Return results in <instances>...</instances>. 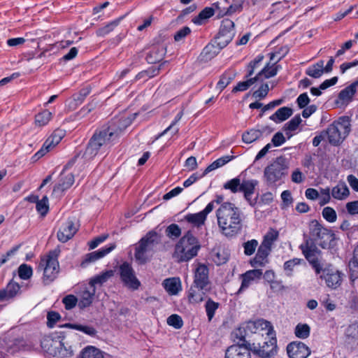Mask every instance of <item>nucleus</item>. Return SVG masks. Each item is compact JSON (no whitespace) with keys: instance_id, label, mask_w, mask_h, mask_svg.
I'll list each match as a JSON object with an SVG mask.
<instances>
[{"instance_id":"obj_1","label":"nucleus","mask_w":358,"mask_h":358,"mask_svg":"<svg viewBox=\"0 0 358 358\" xmlns=\"http://www.w3.org/2000/svg\"><path fill=\"white\" fill-rule=\"evenodd\" d=\"M129 124L130 120L122 117L115 118L96 129L90 138L83 156L76 155L64 166L59 175L58 182L53 189L52 194L57 198L60 197L66 189L72 186L74 182V176L70 170L74 164H80L86 161L92 160L98 154L101 147L117 139Z\"/></svg>"},{"instance_id":"obj_2","label":"nucleus","mask_w":358,"mask_h":358,"mask_svg":"<svg viewBox=\"0 0 358 358\" xmlns=\"http://www.w3.org/2000/svg\"><path fill=\"white\" fill-rule=\"evenodd\" d=\"M217 225L227 236L238 234L242 227L241 211L231 202L223 203L216 210Z\"/></svg>"},{"instance_id":"obj_3","label":"nucleus","mask_w":358,"mask_h":358,"mask_svg":"<svg viewBox=\"0 0 358 358\" xmlns=\"http://www.w3.org/2000/svg\"><path fill=\"white\" fill-rule=\"evenodd\" d=\"M200 249L197 238L187 231L176 245L173 257L178 262H188L197 255Z\"/></svg>"},{"instance_id":"obj_4","label":"nucleus","mask_w":358,"mask_h":358,"mask_svg":"<svg viewBox=\"0 0 358 358\" xmlns=\"http://www.w3.org/2000/svg\"><path fill=\"white\" fill-rule=\"evenodd\" d=\"M160 235L156 231H149L138 242L135 249L134 256L139 264H145L150 259L155 248L160 243Z\"/></svg>"},{"instance_id":"obj_5","label":"nucleus","mask_w":358,"mask_h":358,"mask_svg":"<svg viewBox=\"0 0 358 358\" xmlns=\"http://www.w3.org/2000/svg\"><path fill=\"white\" fill-rule=\"evenodd\" d=\"M350 131V118L348 116H342L331 124L324 133L330 144L338 145L348 136Z\"/></svg>"},{"instance_id":"obj_6","label":"nucleus","mask_w":358,"mask_h":358,"mask_svg":"<svg viewBox=\"0 0 358 358\" xmlns=\"http://www.w3.org/2000/svg\"><path fill=\"white\" fill-rule=\"evenodd\" d=\"M287 166L282 157H278L273 163L267 166L264 171V176L269 186L280 184L283 178L287 174Z\"/></svg>"},{"instance_id":"obj_7","label":"nucleus","mask_w":358,"mask_h":358,"mask_svg":"<svg viewBox=\"0 0 358 358\" xmlns=\"http://www.w3.org/2000/svg\"><path fill=\"white\" fill-rule=\"evenodd\" d=\"M310 234L322 248H326L333 240L334 234L331 230L324 227L318 221L314 220L309 224Z\"/></svg>"},{"instance_id":"obj_8","label":"nucleus","mask_w":358,"mask_h":358,"mask_svg":"<svg viewBox=\"0 0 358 358\" xmlns=\"http://www.w3.org/2000/svg\"><path fill=\"white\" fill-rule=\"evenodd\" d=\"M119 273L122 282L127 287L132 290L138 289L141 282L136 277L132 266L128 262H124L120 266Z\"/></svg>"},{"instance_id":"obj_9","label":"nucleus","mask_w":358,"mask_h":358,"mask_svg":"<svg viewBox=\"0 0 358 358\" xmlns=\"http://www.w3.org/2000/svg\"><path fill=\"white\" fill-rule=\"evenodd\" d=\"M60 250L57 248L50 251L46 255V282L54 281L59 273V264L58 262V256Z\"/></svg>"},{"instance_id":"obj_10","label":"nucleus","mask_w":358,"mask_h":358,"mask_svg":"<svg viewBox=\"0 0 358 358\" xmlns=\"http://www.w3.org/2000/svg\"><path fill=\"white\" fill-rule=\"evenodd\" d=\"M235 36L234 22L228 18L222 21L220 31L218 34L217 45L221 48L226 46Z\"/></svg>"},{"instance_id":"obj_11","label":"nucleus","mask_w":358,"mask_h":358,"mask_svg":"<svg viewBox=\"0 0 358 358\" xmlns=\"http://www.w3.org/2000/svg\"><path fill=\"white\" fill-rule=\"evenodd\" d=\"M95 293V287L90 282L88 285H82L77 292L79 308L83 310L90 307L93 302Z\"/></svg>"},{"instance_id":"obj_12","label":"nucleus","mask_w":358,"mask_h":358,"mask_svg":"<svg viewBox=\"0 0 358 358\" xmlns=\"http://www.w3.org/2000/svg\"><path fill=\"white\" fill-rule=\"evenodd\" d=\"M251 351L259 357L270 358L277 353V341L275 338H271L261 346L255 343L251 344Z\"/></svg>"},{"instance_id":"obj_13","label":"nucleus","mask_w":358,"mask_h":358,"mask_svg":"<svg viewBox=\"0 0 358 358\" xmlns=\"http://www.w3.org/2000/svg\"><path fill=\"white\" fill-rule=\"evenodd\" d=\"M251 343H238L229 347L225 352V358H251Z\"/></svg>"},{"instance_id":"obj_14","label":"nucleus","mask_w":358,"mask_h":358,"mask_svg":"<svg viewBox=\"0 0 358 358\" xmlns=\"http://www.w3.org/2000/svg\"><path fill=\"white\" fill-rule=\"evenodd\" d=\"M289 358H307L310 355V348L301 341H293L287 346Z\"/></svg>"},{"instance_id":"obj_15","label":"nucleus","mask_w":358,"mask_h":358,"mask_svg":"<svg viewBox=\"0 0 358 358\" xmlns=\"http://www.w3.org/2000/svg\"><path fill=\"white\" fill-rule=\"evenodd\" d=\"M78 229V225L73 219H68L60 227L57 232L58 240L66 243L73 237Z\"/></svg>"},{"instance_id":"obj_16","label":"nucleus","mask_w":358,"mask_h":358,"mask_svg":"<svg viewBox=\"0 0 358 358\" xmlns=\"http://www.w3.org/2000/svg\"><path fill=\"white\" fill-rule=\"evenodd\" d=\"M257 185L258 181L254 179L243 180L241 182L240 192L243 193L245 199L251 206H255L257 202V196L252 197Z\"/></svg>"},{"instance_id":"obj_17","label":"nucleus","mask_w":358,"mask_h":358,"mask_svg":"<svg viewBox=\"0 0 358 358\" xmlns=\"http://www.w3.org/2000/svg\"><path fill=\"white\" fill-rule=\"evenodd\" d=\"M343 274L338 270L326 268L323 271V274L320 278L325 280L326 284L329 287L336 289L342 282Z\"/></svg>"},{"instance_id":"obj_18","label":"nucleus","mask_w":358,"mask_h":358,"mask_svg":"<svg viewBox=\"0 0 358 358\" xmlns=\"http://www.w3.org/2000/svg\"><path fill=\"white\" fill-rule=\"evenodd\" d=\"M263 273L262 269H252L247 271L241 275L242 279L241 285L237 292V294L241 293L248 289L252 284L257 282L262 277Z\"/></svg>"},{"instance_id":"obj_19","label":"nucleus","mask_w":358,"mask_h":358,"mask_svg":"<svg viewBox=\"0 0 358 358\" xmlns=\"http://www.w3.org/2000/svg\"><path fill=\"white\" fill-rule=\"evenodd\" d=\"M116 248L115 243H110L106 245L103 248H100L96 251H94L92 252L88 253L85 256L84 259L83 260L81 265L83 266H87L89 264L95 262L96 261L103 258L106 255L110 253Z\"/></svg>"},{"instance_id":"obj_20","label":"nucleus","mask_w":358,"mask_h":358,"mask_svg":"<svg viewBox=\"0 0 358 358\" xmlns=\"http://www.w3.org/2000/svg\"><path fill=\"white\" fill-rule=\"evenodd\" d=\"M208 268L203 264H198L194 271V283L199 289H203L209 282Z\"/></svg>"},{"instance_id":"obj_21","label":"nucleus","mask_w":358,"mask_h":358,"mask_svg":"<svg viewBox=\"0 0 358 358\" xmlns=\"http://www.w3.org/2000/svg\"><path fill=\"white\" fill-rule=\"evenodd\" d=\"M271 250L264 245L260 244L255 256L250 259V264L255 268L265 266L268 262V257Z\"/></svg>"},{"instance_id":"obj_22","label":"nucleus","mask_w":358,"mask_h":358,"mask_svg":"<svg viewBox=\"0 0 358 358\" xmlns=\"http://www.w3.org/2000/svg\"><path fill=\"white\" fill-rule=\"evenodd\" d=\"M213 210V203H208L206 208L197 213H189L185 216V220L194 226L200 227L203 225L206 220L207 215Z\"/></svg>"},{"instance_id":"obj_23","label":"nucleus","mask_w":358,"mask_h":358,"mask_svg":"<svg viewBox=\"0 0 358 358\" xmlns=\"http://www.w3.org/2000/svg\"><path fill=\"white\" fill-rule=\"evenodd\" d=\"M20 285L10 280L6 285V288L0 289V301L9 300L14 298L20 293Z\"/></svg>"},{"instance_id":"obj_24","label":"nucleus","mask_w":358,"mask_h":358,"mask_svg":"<svg viewBox=\"0 0 358 358\" xmlns=\"http://www.w3.org/2000/svg\"><path fill=\"white\" fill-rule=\"evenodd\" d=\"M162 285L169 295H177L182 290L181 281L179 278H166L164 280Z\"/></svg>"},{"instance_id":"obj_25","label":"nucleus","mask_w":358,"mask_h":358,"mask_svg":"<svg viewBox=\"0 0 358 358\" xmlns=\"http://www.w3.org/2000/svg\"><path fill=\"white\" fill-rule=\"evenodd\" d=\"M282 59V57H280L277 59V60L272 64L271 65L270 63L267 64L261 71H259L255 77L257 78V80H259L262 79V77L264 78H269L271 77L275 76L278 70L281 69L280 65H277V62H279Z\"/></svg>"},{"instance_id":"obj_26","label":"nucleus","mask_w":358,"mask_h":358,"mask_svg":"<svg viewBox=\"0 0 358 358\" xmlns=\"http://www.w3.org/2000/svg\"><path fill=\"white\" fill-rule=\"evenodd\" d=\"M165 54L166 48L163 45L154 46L148 53L146 59L148 63L155 64L161 61Z\"/></svg>"},{"instance_id":"obj_27","label":"nucleus","mask_w":358,"mask_h":358,"mask_svg":"<svg viewBox=\"0 0 358 358\" xmlns=\"http://www.w3.org/2000/svg\"><path fill=\"white\" fill-rule=\"evenodd\" d=\"M65 135V131L62 129H55L52 134L46 139V152L52 150Z\"/></svg>"},{"instance_id":"obj_28","label":"nucleus","mask_w":358,"mask_h":358,"mask_svg":"<svg viewBox=\"0 0 358 358\" xmlns=\"http://www.w3.org/2000/svg\"><path fill=\"white\" fill-rule=\"evenodd\" d=\"M292 109L289 107H282L278 109L272 115L270 116V120L278 123L283 122L288 119L292 115Z\"/></svg>"},{"instance_id":"obj_29","label":"nucleus","mask_w":358,"mask_h":358,"mask_svg":"<svg viewBox=\"0 0 358 358\" xmlns=\"http://www.w3.org/2000/svg\"><path fill=\"white\" fill-rule=\"evenodd\" d=\"M331 194L332 197L335 199L343 200L348 196L350 192L346 184L344 182H340L333 187L331 191Z\"/></svg>"},{"instance_id":"obj_30","label":"nucleus","mask_w":358,"mask_h":358,"mask_svg":"<svg viewBox=\"0 0 358 358\" xmlns=\"http://www.w3.org/2000/svg\"><path fill=\"white\" fill-rule=\"evenodd\" d=\"M77 358H104V356L99 349L90 345L83 348Z\"/></svg>"},{"instance_id":"obj_31","label":"nucleus","mask_w":358,"mask_h":358,"mask_svg":"<svg viewBox=\"0 0 358 358\" xmlns=\"http://www.w3.org/2000/svg\"><path fill=\"white\" fill-rule=\"evenodd\" d=\"M324 73V61L320 60L316 64H314L309 67H308L306 70V73L313 78H320Z\"/></svg>"},{"instance_id":"obj_32","label":"nucleus","mask_w":358,"mask_h":358,"mask_svg":"<svg viewBox=\"0 0 358 358\" xmlns=\"http://www.w3.org/2000/svg\"><path fill=\"white\" fill-rule=\"evenodd\" d=\"M222 47L221 45H220ZM222 48H218L217 45L214 44L209 43L202 50L201 53V59L207 62L210 60L213 57H215L219 52L220 49Z\"/></svg>"},{"instance_id":"obj_33","label":"nucleus","mask_w":358,"mask_h":358,"mask_svg":"<svg viewBox=\"0 0 358 358\" xmlns=\"http://www.w3.org/2000/svg\"><path fill=\"white\" fill-rule=\"evenodd\" d=\"M350 280L355 282L358 278V245L355 248L353 257L349 262Z\"/></svg>"},{"instance_id":"obj_34","label":"nucleus","mask_w":358,"mask_h":358,"mask_svg":"<svg viewBox=\"0 0 358 358\" xmlns=\"http://www.w3.org/2000/svg\"><path fill=\"white\" fill-rule=\"evenodd\" d=\"M303 254L308 261H312L313 259H315V253L317 252L316 246L310 243L309 241H306L304 244L300 245Z\"/></svg>"},{"instance_id":"obj_35","label":"nucleus","mask_w":358,"mask_h":358,"mask_svg":"<svg viewBox=\"0 0 358 358\" xmlns=\"http://www.w3.org/2000/svg\"><path fill=\"white\" fill-rule=\"evenodd\" d=\"M114 273L115 271L113 270H107L92 278L90 283L94 287H95L96 285H101L111 278L114 275Z\"/></svg>"},{"instance_id":"obj_36","label":"nucleus","mask_w":358,"mask_h":358,"mask_svg":"<svg viewBox=\"0 0 358 358\" xmlns=\"http://www.w3.org/2000/svg\"><path fill=\"white\" fill-rule=\"evenodd\" d=\"M278 237L279 231L275 229L270 228L264 236V238L261 244L272 249L274 242L278 240Z\"/></svg>"},{"instance_id":"obj_37","label":"nucleus","mask_w":358,"mask_h":358,"mask_svg":"<svg viewBox=\"0 0 358 358\" xmlns=\"http://www.w3.org/2000/svg\"><path fill=\"white\" fill-rule=\"evenodd\" d=\"M233 158H234V156H229V155L223 156L220 158H218L217 159L214 161L212 164H210L208 166H207V168L204 171L203 175H206L208 173H209L213 170H215L220 167L223 166L227 163L230 162Z\"/></svg>"},{"instance_id":"obj_38","label":"nucleus","mask_w":358,"mask_h":358,"mask_svg":"<svg viewBox=\"0 0 358 358\" xmlns=\"http://www.w3.org/2000/svg\"><path fill=\"white\" fill-rule=\"evenodd\" d=\"M220 304L208 298L205 303V310L208 320L210 322L215 316L216 310L219 308Z\"/></svg>"},{"instance_id":"obj_39","label":"nucleus","mask_w":358,"mask_h":358,"mask_svg":"<svg viewBox=\"0 0 358 358\" xmlns=\"http://www.w3.org/2000/svg\"><path fill=\"white\" fill-rule=\"evenodd\" d=\"M345 336L348 343H358V322H354L347 327Z\"/></svg>"},{"instance_id":"obj_40","label":"nucleus","mask_w":358,"mask_h":358,"mask_svg":"<svg viewBox=\"0 0 358 358\" xmlns=\"http://www.w3.org/2000/svg\"><path fill=\"white\" fill-rule=\"evenodd\" d=\"M214 15V10L210 7H206L203 9L199 14L195 17L192 22L195 24L201 25L206 20L210 18Z\"/></svg>"},{"instance_id":"obj_41","label":"nucleus","mask_w":358,"mask_h":358,"mask_svg":"<svg viewBox=\"0 0 358 358\" xmlns=\"http://www.w3.org/2000/svg\"><path fill=\"white\" fill-rule=\"evenodd\" d=\"M24 200L30 203H36V208L37 211L41 214V216H45V196L39 200L37 195L30 194L27 196Z\"/></svg>"},{"instance_id":"obj_42","label":"nucleus","mask_w":358,"mask_h":358,"mask_svg":"<svg viewBox=\"0 0 358 358\" xmlns=\"http://www.w3.org/2000/svg\"><path fill=\"white\" fill-rule=\"evenodd\" d=\"M356 92H357L356 87L354 83H352L340 92L338 98L343 102H348L352 99Z\"/></svg>"},{"instance_id":"obj_43","label":"nucleus","mask_w":358,"mask_h":358,"mask_svg":"<svg viewBox=\"0 0 358 358\" xmlns=\"http://www.w3.org/2000/svg\"><path fill=\"white\" fill-rule=\"evenodd\" d=\"M29 347L26 344V342L22 338H17L14 340L13 343L8 347L7 352L10 354H14L20 350H27Z\"/></svg>"},{"instance_id":"obj_44","label":"nucleus","mask_w":358,"mask_h":358,"mask_svg":"<svg viewBox=\"0 0 358 358\" xmlns=\"http://www.w3.org/2000/svg\"><path fill=\"white\" fill-rule=\"evenodd\" d=\"M65 327H68L71 329H76L80 331L83 332L84 334L90 336H95L96 335V330L92 326L88 325H82V324H65Z\"/></svg>"},{"instance_id":"obj_45","label":"nucleus","mask_w":358,"mask_h":358,"mask_svg":"<svg viewBox=\"0 0 358 358\" xmlns=\"http://www.w3.org/2000/svg\"><path fill=\"white\" fill-rule=\"evenodd\" d=\"M262 136V132L260 130L252 129L243 134L242 139L245 143H251L259 138Z\"/></svg>"},{"instance_id":"obj_46","label":"nucleus","mask_w":358,"mask_h":358,"mask_svg":"<svg viewBox=\"0 0 358 358\" xmlns=\"http://www.w3.org/2000/svg\"><path fill=\"white\" fill-rule=\"evenodd\" d=\"M303 260L299 258H293L284 263L283 268L285 271L286 275L291 277L293 275V271L296 266H299Z\"/></svg>"},{"instance_id":"obj_47","label":"nucleus","mask_w":358,"mask_h":358,"mask_svg":"<svg viewBox=\"0 0 358 358\" xmlns=\"http://www.w3.org/2000/svg\"><path fill=\"white\" fill-rule=\"evenodd\" d=\"M196 289L198 288L194 285L191 287L189 290L188 299L190 303H199L203 299L204 293L201 292L202 289H199L197 291Z\"/></svg>"},{"instance_id":"obj_48","label":"nucleus","mask_w":358,"mask_h":358,"mask_svg":"<svg viewBox=\"0 0 358 358\" xmlns=\"http://www.w3.org/2000/svg\"><path fill=\"white\" fill-rule=\"evenodd\" d=\"M310 332V328L307 324H298L294 329L295 336L301 339L307 338Z\"/></svg>"},{"instance_id":"obj_49","label":"nucleus","mask_w":358,"mask_h":358,"mask_svg":"<svg viewBox=\"0 0 358 358\" xmlns=\"http://www.w3.org/2000/svg\"><path fill=\"white\" fill-rule=\"evenodd\" d=\"M257 80L255 76L253 78H247L246 80L239 82L232 90V92H244L249 89Z\"/></svg>"},{"instance_id":"obj_50","label":"nucleus","mask_w":358,"mask_h":358,"mask_svg":"<svg viewBox=\"0 0 358 358\" xmlns=\"http://www.w3.org/2000/svg\"><path fill=\"white\" fill-rule=\"evenodd\" d=\"M301 122V119L299 115H295L284 126V131L287 134L297 129L298 127Z\"/></svg>"},{"instance_id":"obj_51","label":"nucleus","mask_w":358,"mask_h":358,"mask_svg":"<svg viewBox=\"0 0 358 358\" xmlns=\"http://www.w3.org/2000/svg\"><path fill=\"white\" fill-rule=\"evenodd\" d=\"M241 180L238 177L228 180L223 185L225 189H229L232 193L240 192Z\"/></svg>"},{"instance_id":"obj_52","label":"nucleus","mask_w":358,"mask_h":358,"mask_svg":"<svg viewBox=\"0 0 358 358\" xmlns=\"http://www.w3.org/2000/svg\"><path fill=\"white\" fill-rule=\"evenodd\" d=\"M259 243L255 239L248 241L243 243L244 254L246 256H251L253 255L257 248Z\"/></svg>"},{"instance_id":"obj_53","label":"nucleus","mask_w":358,"mask_h":358,"mask_svg":"<svg viewBox=\"0 0 358 358\" xmlns=\"http://www.w3.org/2000/svg\"><path fill=\"white\" fill-rule=\"evenodd\" d=\"M18 275L22 280L29 279L33 273V270L31 266L22 264L18 267Z\"/></svg>"},{"instance_id":"obj_54","label":"nucleus","mask_w":358,"mask_h":358,"mask_svg":"<svg viewBox=\"0 0 358 358\" xmlns=\"http://www.w3.org/2000/svg\"><path fill=\"white\" fill-rule=\"evenodd\" d=\"M234 79L233 75L229 73H223L217 83L216 88L222 92Z\"/></svg>"},{"instance_id":"obj_55","label":"nucleus","mask_w":358,"mask_h":358,"mask_svg":"<svg viewBox=\"0 0 358 358\" xmlns=\"http://www.w3.org/2000/svg\"><path fill=\"white\" fill-rule=\"evenodd\" d=\"M62 303L66 310H71L78 306V297L73 294H68L62 299Z\"/></svg>"},{"instance_id":"obj_56","label":"nucleus","mask_w":358,"mask_h":358,"mask_svg":"<svg viewBox=\"0 0 358 358\" xmlns=\"http://www.w3.org/2000/svg\"><path fill=\"white\" fill-rule=\"evenodd\" d=\"M245 0H232V3L227 8L224 15H231L236 12H241L243 10Z\"/></svg>"},{"instance_id":"obj_57","label":"nucleus","mask_w":358,"mask_h":358,"mask_svg":"<svg viewBox=\"0 0 358 358\" xmlns=\"http://www.w3.org/2000/svg\"><path fill=\"white\" fill-rule=\"evenodd\" d=\"M90 92V89L89 87H85L81 89L79 92L74 94L72 96V99L75 102V105L81 104Z\"/></svg>"},{"instance_id":"obj_58","label":"nucleus","mask_w":358,"mask_h":358,"mask_svg":"<svg viewBox=\"0 0 358 358\" xmlns=\"http://www.w3.org/2000/svg\"><path fill=\"white\" fill-rule=\"evenodd\" d=\"M166 322L169 326L173 327L176 329H179L183 326V321L182 317L177 314H173L170 315L167 318Z\"/></svg>"},{"instance_id":"obj_59","label":"nucleus","mask_w":358,"mask_h":358,"mask_svg":"<svg viewBox=\"0 0 358 358\" xmlns=\"http://www.w3.org/2000/svg\"><path fill=\"white\" fill-rule=\"evenodd\" d=\"M331 191L329 187L321 188L320 194H319V203L320 206H324L325 204L329 203L331 200Z\"/></svg>"},{"instance_id":"obj_60","label":"nucleus","mask_w":358,"mask_h":358,"mask_svg":"<svg viewBox=\"0 0 358 358\" xmlns=\"http://www.w3.org/2000/svg\"><path fill=\"white\" fill-rule=\"evenodd\" d=\"M323 217L329 222H334L336 220L337 215L335 210L331 207H325L322 210Z\"/></svg>"},{"instance_id":"obj_61","label":"nucleus","mask_w":358,"mask_h":358,"mask_svg":"<svg viewBox=\"0 0 358 358\" xmlns=\"http://www.w3.org/2000/svg\"><path fill=\"white\" fill-rule=\"evenodd\" d=\"M167 236L171 238H178L181 234V230L178 224H171L166 229Z\"/></svg>"},{"instance_id":"obj_62","label":"nucleus","mask_w":358,"mask_h":358,"mask_svg":"<svg viewBox=\"0 0 358 358\" xmlns=\"http://www.w3.org/2000/svg\"><path fill=\"white\" fill-rule=\"evenodd\" d=\"M119 23V20H114L109 24H108L106 26L99 29L97 31V35L100 36H103L107 34H108L110 31H112L115 27L117 26Z\"/></svg>"},{"instance_id":"obj_63","label":"nucleus","mask_w":358,"mask_h":358,"mask_svg":"<svg viewBox=\"0 0 358 358\" xmlns=\"http://www.w3.org/2000/svg\"><path fill=\"white\" fill-rule=\"evenodd\" d=\"M269 91L268 85L267 83L262 84L258 90L255 91L252 94V96L259 99H264L268 94Z\"/></svg>"},{"instance_id":"obj_64","label":"nucleus","mask_w":358,"mask_h":358,"mask_svg":"<svg viewBox=\"0 0 358 358\" xmlns=\"http://www.w3.org/2000/svg\"><path fill=\"white\" fill-rule=\"evenodd\" d=\"M191 29L188 27H183L177 31L174 35V40L176 42H180L184 41L185 37L190 34Z\"/></svg>"}]
</instances>
